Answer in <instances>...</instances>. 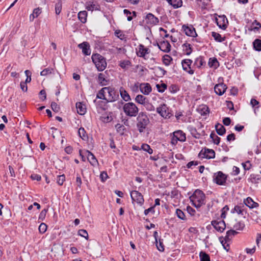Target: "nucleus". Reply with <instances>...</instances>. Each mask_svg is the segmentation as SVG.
<instances>
[{
	"instance_id": "f257e3e1",
	"label": "nucleus",
	"mask_w": 261,
	"mask_h": 261,
	"mask_svg": "<svg viewBox=\"0 0 261 261\" xmlns=\"http://www.w3.org/2000/svg\"><path fill=\"white\" fill-rule=\"evenodd\" d=\"M136 126L139 133L145 132L150 123L149 118L146 112H141L137 116Z\"/></svg>"
},
{
	"instance_id": "f03ea898",
	"label": "nucleus",
	"mask_w": 261,
	"mask_h": 261,
	"mask_svg": "<svg viewBox=\"0 0 261 261\" xmlns=\"http://www.w3.org/2000/svg\"><path fill=\"white\" fill-rule=\"evenodd\" d=\"M189 198L192 204L197 208L205 204V195L200 190H196Z\"/></svg>"
},
{
	"instance_id": "7ed1b4c3",
	"label": "nucleus",
	"mask_w": 261,
	"mask_h": 261,
	"mask_svg": "<svg viewBox=\"0 0 261 261\" xmlns=\"http://www.w3.org/2000/svg\"><path fill=\"white\" fill-rule=\"evenodd\" d=\"M92 62L99 71H103L107 67L106 59L99 54H93L91 57Z\"/></svg>"
},
{
	"instance_id": "20e7f679",
	"label": "nucleus",
	"mask_w": 261,
	"mask_h": 261,
	"mask_svg": "<svg viewBox=\"0 0 261 261\" xmlns=\"http://www.w3.org/2000/svg\"><path fill=\"white\" fill-rule=\"evenodd\" d=\"M123 110L125 114L129 117L137 116L139 113V108L132 102H129L124 105Z\"/></svg>"
},
{
	"instance_id": "39448f33",
	"label": "nucleus",
	"mask_w": 261,
	"mask_h": 261,
	"mask_svg": "<svg viewBox=\"0 0 261 261\" xmlns=\"http://www.w3.org/2000/svg\"><path fill=\"white\" fill-rule=\"evenodd\" d=\"M156 112L159 114L161 116L166 119L170 118L172 116L171 110L167 105L165 103L161 104L156 108Z\"/></svg>"
},
{
	"instance_id": "423d86ee",
	"label": "nucleus",
	"mask_w": 261,
	"mask_h": 261,
	"mask_svg": "<svg viewBox=\"0 0 261 261\" xmlns=\"http://www.w3.org/2000/svg\"><path fill=\"white\" fill-rule=\"evenodd\" d=\"M227 175L222 171H218L213 176V180L218 185H224L226 183Z\"/></svg>"
},
{
	"instance_id": "0eeeda50",
	"label": "nucleus",
	"mask_w": 261,
	"mask_h": 261,
	"mask_svg": "<svg viewBox=\"0 0 261 261\" xmlns=\"http://www.w3.org/2000/svg\"><path fill=\"white\" fill-rule=\"evenodd\" d=\"M130 197L133 203L135 201L138 204L142 205L143 204L144 199L142 194L138 191L134 190L130 192Z\"/></svg>"
},
{
	"instance_id": "6e6552de",
	"label": "nucleus",
	"mask_w": 261,
	"mask_h": 261,
	"mask_svg": "<svg viewBox=\"0 0 261 261\" xmlns=\"http://www.w3.org/2000/svg\"><path fill=\"white\" fill-rule=\"evenodd\" d=\"M192 62V60L189 59H184L181 61L183 70L191 75L193 74L194 73V70L191 69V65Z\"/></svg>"
},
{
	"instance_id": "1a4fd4ad",
	"label": "nucleus",
	"mask_w": 261,
	"mask_h": 261,
	"mask_svg": "<svg viewBox=\"0 0 261 261\" xmlns=\"http://www.w3.org/2000/svg\"><path fill=\"white\" fill-rule=\"evenodd\" d=\"M212 225L215 228V229L220 232H222L225 229L226 226L224 220H213L211 222Z\"/></svg>"
},
{
	"instance_id": "9d476101",
	"label": "nucleus",
	"mask_w": 261,
	"mask_h": 261,
	"mask_svg": "<svg viewBox=\"0 0 261 261\" xmlns=\"http://www.w3.org/2000/svg\"><path fill=\"white\" fill-rule=\"evenodd\" d=\"M217 25L222 30H225L228 23L227 18L225 15L219 16V18H215Z\"/></svg>"
},
{
	"instance_id": "9b49d317",
	"label": "nucleus",
	"mask_w": 261,
	"mask_h": 261,
	"mask_svg": "<svg viewBox=\"0 0 261 261\" xmlns=\"http://www.w3.org/2000/svg\"><path fill=\"white\" fill-rule=\"evenodd\" d=\"M182 30L188 36L195 37L197 36L195 29L192 25L188 26L184 24L182 27Z\"/></svg>"
},
{
	"instance_id": "f8f14e48",
	"label": "nucleus",
	"mask_w": 261,
	"mask_h": 261,
	"mask_svg": "<svg viewBox=\"0 0 261 261\" xmlns=\"http://www.w3.org/2000/svg\"><path fill=\"white\" fill-rule=\"evenodd\" d=\"M136 53L138 57L145 59V56L149 53V49L143 45L140 44L136 49Z\"/></svg>"
},
{
	"instance_id": "ddd939ff",
	"label": "nucleus",
	"mask_w": 261,
	"mask_h": 261,
	"mask_svg": "<svg viewBox=\"0 0 261 261\" xmlns=\"http://www.w3.org/2000/svg\"><path fill=\"white\" fill-rule=\"evenodd\" d=\"M107 75V71L98 74L97 82L101 86H106L108 84L109 80L108 79Z\"/></svg>"
},
{
	"instance_id": "4468645a",
	"label": "nucleus",
	"mask_w": 261,
	"mask_h": 261,
	"mask_svg": "<svg viewBox=\"0 0 261 261\" xmlns=\"http://www.w3.org/2000/svg\"><path fill=\"white\" fill-rule=\"evenodd\" d=\"M145 20L146 23L149 25H155L159 22L158 18L150 13L147 14Z\"/></svg>"
},
{
	"instance_id": "2eb2a0df",
	"label": "nucleus",
	"mask_w": 261,
	"mask_h": 261,
	"mask_svg": "<svg viewBox=\"0 0 261 261\" xmlns=\"http://www.w3.org/2000/svg\"><path fill=\"white\" fill-rule=\"evenodd\" d=\"M227 89V86L223 83L217 84L214 87V91L215 93L218 95H222Z\"/></svg>"
},
{
	"instance_id": "dca6fc26",
	"label": "nucleus",
	"mask_w": 261,
	"mask_h": 261,
	"mask_svg": "<svg viewBox=\"0 0 261 261\" xmlns=\"http://www.w3.org/2000/svg\"><path fill=\"white\" fill-rule=\"evenodd\" d=\"M78 47L82 49V53L85 56H89L91 54L90 46L87 42H83L79 44Z\"/></svg>"
},
{
	"instance_id": "f3484780",
	"label": "nucleus",
	"mask_w": 261,
	"mask_h": 261,
	"mask_svg": "<svg viewBox=\"0 0 261 261\" xmlns=\"http://www.w3.org/2000/svg\"><path fill=\"white\" fill-rule=\"evenodd\" d=\"M106 88H108L109 90H106V92H107L109 94V98L107 99L108 102H113L115 101L117 99V98L118 97V94H115V91L114 89L108 87H106Z\"/></svg>"
},
{
	"instance_id": "a211bd4d",
	"label": "nucleus",
	"mask_w": 261,
	"mask_h": 261,
	"mask_svg": "<svg viewBox=\"0 0 261 261\" xmlns=\"http://www.w3.org/2000/svg\"><path fill=\"white\" fill-rule=\"evenodd\" d=\"M140 90L144 95H148L151 92L152 89L149 83H143L140 84Z\"/></svg>"
},
{
	"instance_id": "6ab92c4d",
	"label": "nucleus",
	"mask_w": 261,
	"mask_h": 261,
	"mask_svg": "<svg viewBox=\"0 0 261 261\" xmlns=\"http://www.w3.org/2000/svg\"><path fill=\"white\" fill-rule=\"evenodd\" d=\"M159 48L165 53H169L171 50V45L167 40L162 41L160 44L157 43Z\"/></svg>"
},
{
	"instance_id": "aec40b11",
	"label": "nucleus",
	"mask_w": 261,
	"mask_h": 261,
	"mask_svg": "<svg viewBox=\"0 0 261 261\" xmlns=\"http://www.w3.org/2000/svg\"><path fill=\"white\" fill-rule=\"evenodd\" d=\"M173 135L180 142H185L186 140V134L181 130H178L173 133Z\"/></svg>"
},
{
	"instance_id": "412c9836",
	"label": "nucleus",
	"mask_w": 261,
	"mask_h": 261,
	"mask_svg": "<svg viewBox=\"0 0 261 261\" xmlns=\"http://www.w3.org/2000/svg\"><path fill=\"white\" fill-rule=\"evenodd\" d=\"M86 153L87 160L90 164L93 166H95L97 165L98 163L94 155L89 150H86Z\"/></svg>"
},
{
	"instance_id": "4be33fe9",
	"label": "nucleus",
	"mask_w": 261,
	"mask_h": 261,
	"mask_svg": "<svg viewBox=\"0 0 261 261\" xmlns=\"http://www.w3.org/2000/svg\"><path fill=\"white\" fill-rule=\"evenodd\" d=\"M76 108L77 109V112L80 115H83L86 113V106L82 102H76Z\"/></svg>"
},
{
	"instance_id": "5701e85b",
	"label": "nucleus",
	"mask_w": 261,
	"mask_h": 261,
	"mask_svg": "<svg viewBox=\"0 0 261 261\" xmlns=\"http://www.w3.org/2000/svg\"><path fill=\"white\" fill-rule=\"evenodd\" d=\"M215 129L217 133L220 136H223L226 133V129L224 126L219 123L215 125Z\"/></svg>"
},
{
	"instance_id": "b1692460",
	"label": "nucleus",
	"mask_w": 261,
	"mask_h": 261,
	"mask_svg": "<svg viewBox=\"0 0 261 261\" xmlns=\"http://www.w3.org/2000/svg\"><path fill=\"white\" fill-rule=\"evenodd\" d=\"M198 111L201 116H206L210 113L209 108L206 105H202L200 106L198 109Z\"/></svg>"
},
{
	"instance_id": "393cba45",
	"label": "nucleus",
	"mask_w": 261,
	"mask_h": 261,
	"mask_svg": "<svg viewBox=\"0 0 261 261\" xmlns=\"http://www.w3.org/2000/svg\"><path fill=\"white\" fill-rule=\"evenodd\" d=\"M174 9L180 8L182 5V0H166Z\"/></svg>"
},
{
	"instance_id": "a878e982",
	"label": "nucleus",
	"mask_w": 261,
	"mask_h": 261,
	"mask_svg": "<svg viewBox=\"0 0 261 261\" xmlns=\"http://www.w3.org/2000/svg\"><path fill=\"white\" fill-rule=\"evenodd\" d=\"M87 15L88 13L86 11H82L79 12L78 18L82 23H85L86 22Z\"/></svg>"
},
{
	"instance_id": "bb28decb",
	"label": "nucleus",
	"mask_w": 261,
	"mask_h": 261,
	"mask_svg": "<svg viewBox=\"0 0 261 261\" xmlns=\"http://www.w3.org/2000/svg\"><path fill=\"white\" fill-rule=\"evenodd\" d=\"M120 93L122 99L125 101H128L131 99L130 97L127 92L122 87L120 89Z\"/></svg>"
},
{
	"instance_id": "cd10ccee",
	"label": "nucleus",
	"mask_w": 261,
	"mask_h": 261,
	"mask_svg": "<svg viewBox=\"0 0 261 261\" xmlns=\"http://www.w3.org/2000/svg\"><path fill=\"white\" fill-rule=\"evenodd\" d=\"M205 62L204 60V57L200 56L197 58L194 61V65L197 66V68H200L201 66L204 65Z\"/></svg>"
},
{
	"instance_id": "c85d7f7f",
	"label": "nucleus",
	"mask_w": 261,
	"mask_h": 261,
	"mask_svg": "<svg viewBox=\"0 0 261 261\" xmlns=\"http://www.w3.org/2000/svg\"><path fill=\"white\" fill-rule=\"evenodd\" d=\"M212 36L214 38L216 41L218 42H222L225 40V37H222L220 34L215 32H212Z\"/></svg>"
},
{
	"instance_id": "c756f323",
	"label": "nucleus",
	"mask_w": 261,
	"mask_h": 261,
	"mask_svg": "<svg viewBox=\"0 0 261 261\" xmlns=\"http://www.w3.org/2000/svg\"><path fill=\"white\" fill-rule=\"evenodd\" d=\"M148 99L142 95L139 94L135 98V101L139 104L144 105Z\"/></svg>"
},
{
	"instance_id": "7c9ffc66",
	"label": "nucleus",
	"mask_w": 261,
	"mask_h": 261,
	"mask_svg": "<svg viewBox=\"0 0 261 261\" xmlns=\"http://www.w3.org/2000/svg\"><path fill=\"white\" fill-rule=\"evenodd\" d=\"M249 180L252 183H258L261 180V175L259 174H251Z\"/></svg>"
},
{
	"instance_id": "2f4dec72",
	"label": "nucleus",
	"mask_w": 261,
	"mask_h": 261,
	"mask_svg": "<svg viewBox=\"0 0 261 261\" xmlns=\"http://www.w3.org/2000/svg\"><path fill=\"white\" fill-rule=\"evenodd\" d=\"M182 47L186 55L189 56L192 53V48L191 44L185 43L182 45Z\"/></svg>"
},
{
	"instance_id": "473e14b6",
	"label": "nucleus",
	"mask_w": 261,
	"mask_h": 261,
	"mask_svg": "<svg viewBox=\"0 0 261 261\" xmlns=\"http://www.w3.org/2000/svg\"><path fill=\"white\" fill-rule=\"evenodd\" d=\"M119 65L122 69H127L132 66V63L129 60H122L119 62Z\"/></svg>"
},
{
	"instance_id": "72a5a7b5",
	"label": "nucleus",
	"mask_w": 261,
	"mask_h": 261,
	"mask_svg": "<svg viewBox=\"0 0 261 261\" xmlns=\"http://www.w3.org/2000/svg\"><path fill=\"white\" fill-rule=\"evenodd\" d=\"M106 90H109V89L106 88V87H104V88H102L101 90H100L97 94L96 98H98V99L107 100V98L105 97V93H106Z\"/></svg>"
},
{
	"instance_id": "f704fd0d",
	"label": "nucleus",
	"mask_w": 261,
	"mask_h": 261,
	"mask_svg": "<svg viewBox=\"0 0 261 261\" xmlns=\"http://www.w3.org/2000/svg\"><path fill=\"white\" fill-rule=\"evenodd\" d=\"M197 5L202 9H205L209 4L210 0H196Z\"/></svg>"
},
{
	"instance_id": "c9c22d12",
	"label": "nucleus",
	"mask_w": 261,
	"mask_h": 261,
	"mask_svg": "<svg viewBox=\"0 0 261 261\" xmlns=\"http://www.w3.org/2000/svg\"><path fill=\"white\" fill-rule=\"evenodd\" d=\"M253 46L255 50L261 51V40L259 39H255L253 42Z\"/></svg>"
},
{
	"instance_id": "e433bc0d",
	"label": "nucleus",
	"mask_w": 261,
	"mask_h": 261,
	"mask_svg": "<svg viewBox=\"0 0 261 261\" xmlns=\"http://www.w3.org/2000/svg\"><path fill=\"white\" fill-rule=\"evenodd\" d=\"M244 205H236L233 209L231 210V213H237L238 214L244 215V210L242 208Z\"/></svg>"
},
{
	"instance_id": "4c0bfd02",
	"label": "nucleus",
	"mask_w": 261,
	"mask_h": 261,
	"mask_svg": "<svg viewBox=\"0 0 261 261\" xmlns=\"http://www.w3.org/2000/svg\"><path fill=\"white\" fill-rule=\"evenodd\" d=\"M219 240L221 242V244L222 245L224 249L227 251H228V250L230 249L229 244H228V242H227L225 239H223V237H220L219 238Z\"/></svg>"
},
{
	"instance_id": "58836bf2",
	"label": "nucleus",
	"mask_w": 261,
	"mask_h": 261,
	"mask_svg": "<svg viewBox=\"0 0 261 261\" xmlns=\"http://www.w3.org/2000/svg\"><path fill=\"white\" fill-rule=\"evenodd\" d=\"M162 60L163 63L166 66H169L171 64V62L172 61V58L168 55H165L163 56Z\"/></svg>"
},
{
	"instance_id": "ea45409f",
	"label": "nucleus",
	"mask_w": 261,
	"mask_h": 261,
	"mask_svg": "<svg viewBox=\"0 0 261 261\" xmlns=\"http://www.w3.org/2000/svg\"><path fill=\"white\" fill-rule=\"evenodd\" d=\"M210 138L212 139L214 144L218 145L220 143L221 138L219 137L214 132H212L210 134Z\"/></svg>"
},
{
	"instance_id": "a19ab883",
	"label": "nucleus",
	"mask_w": 261,
	"mask_h": 261,
	"mask_svg": "<svg viewBox=\"0 0 261 261\" xmlns=\"http://www.w3.org/2000/svg\"><path fill=\"white\" fill-rule=\"evenodd\" d=\"M200 261H210L209 255L205 252L201 251L199 254Z\"/></svg>"
},
{
	"instance_id": "79ce46f5",
	"label": "nucleus",
	"mask_w": 261,
	"mask_h": 261,
	"mask_svg": "<svg viewBox=\"0 0 261 261\" xmlns=\"http://www.w3.org/2000/svg\"><path fill=\"white\" fill-rule=\"evenodd\" d=\"M156 243V246L159 251L163 252L165 250L164 245L163 244V240L162 239H159Z\"/></svg>"
},
{
	"instance_id": "37998d69",
	"label": "nucleus",
	"mask_w": 261,
	"mask_h": 261,
	"mask_svg": "<svg viewBox=\"0 0 261 261\" xmlns=\"http://www.w3.org/2000/svg\"><path fill=\"white\" fill-rule=\"evenodd\" d=\"M208 64L210 67H217L218 66L219 62L216 58H210L208 61Z\"/></svg>"
},
{
	"instance_id": "c03bdc74",
	"label": "nucleus",
	"mask_w": 261,
	"mask_h": 261,
	"mask_svg": "<svg viewBox=\"0 0 261 261\" xmlns=\"http://www.w3.org/2000/svg\"><path fill=\"white\" fill-rule=\"evenodd\" d=\"M54 70L52 68H47L43 70L40 72V75L41 76H46L48 74H54Z\"/></svg>"
},
{
	"instance_id": "a18cd8bd",
	"label": "nucleus",
	"mask_w": 261,
	"mask_h": 261,
	"mask_svg": "<svg viewBox=\"0 0 261 261\" xmlns=\"http://www.w3.org/2000/svg\"><path fill=\"white\" fill-rule=\"evenodd\" d=\"M41 13V8H37L34 9L33 13L31 14L30 16V19H31L32 16H33V18L37 17Z\"/></svg>"
},
{
	"instance_id": "49530a36",
	"label": "nucleus",
	"mask_w": 261,
	"mask_h": 261,
	"mask_svg": "<svg viewBox=\"0 0 261 261\" xmlns=\"http://www.w3.org/2000/svg\"><path fill=\"white\" fill-rule=\"evenodd\" d=\"M245 227V224L241 221L237 222L234 225L233 228L237 230H242Z\"/></svg>"
},
{
	"instance_id": "de8ad7c7",
	"label": "nucleus",
	"mask_w": 261,
	"mask_h": 261,
	"mask_svg": "<svg viewBox=\"0 0 261 261\" xmlns=\"http://www.w3.org/2000/svg\"><path fill=\"white\" fill-rule=\"evenodd\" d=\"M115 127L118 133H120L121 135L124 134V130H125V127L123 125L121 124L120 123H117V124L115 125Z\"/></svg>"
},
{
	"instance_id": "09e8293b",
	"label": "nucleus",
	"mask_w": 261,
	"mask_h": 261,
	"mask_svg": "<svg viewBox=\"0 0 261 261\" xmlns=\"http://www.w3.org/2000/svg\"><path fill=\"white\" fill-rule=\"evenodd\" d=\"M78 133L79 136L82 139L86 140L87 138H88V136L86 134V130L83 127H80L79 128Z\"/></svg>"
},
{
	"instance_id": "8fccbe9b",
	"label": "nucleus",
	"mask_w": 261,
	"mask_h": 261,
	"mask_svg": "<svg viewBox=\"0 0 261 261\" xmlns=\"http://www.w3.org/2000/svg\"><path fill=\"white\" fill-rule=\"evenodd\" d=\"M141 149L147 152L149 154H151L153 153V149L150 148V146L147 144H143L141 146Z\"/></svg>"
},
{
	"instance_id": "3c124183",
	"label": "nucleus",
	"mask_w": 261,
	"mask_h": 261,
	"mask_svg": "<svg viewBox=\"0 0 261 261\" xmlns=\"http://www.w3.org/2000/svg\"><path fill=\"white\" fill-rule=\"evenodd\" d=\"M205 152L207 155V159H214L215 156V152L214 150L211 149L205 148Z\"/></svg>"
},
{
	"instance_id": "603ef678",
	"label": "nucleus",
	"mask_w": 261,
	"mask_h": 261,
	"mask_svg": "<svg viewBox=\"0 0 261 261\" xmlns=\"http://www.w3.org/2000/svg\"><path fill=\"white\" fill-rule=\"evenodd\" d=\"M176 214L178 218L182 220H186V218L184 213L181 210L177 208L176 210Z\"/></svg>"
},
{
	"instance_id": "864d4df0",
	"label": "nucleus",
	"mask_w": 261,
	"mask_h": 261,
	"mask_svg": "<svg viewBox=\"0 0 261 261\" xmlns=\"http://www.w3.org/2000/svg\"><path fill=\"white\" fill-rule=\"evenodd\" d=\"M244 202L245 204L249 208H253V206H252V204L254 203V201L252 200L251 198H247L245 200H244Z\"/></svg>"
},
{
	"instance_id": "5fc2aeb1",
	"label": "nucleus",
	"mask_w": 261,
	"mask_h": 261,
	"mask_svg": "<svg viewBox=\"0 0 261 261\" xmlns=\"http://www.w3.org/2000/svg\"><path fill=\"white\" fill-rule=\"evenodd\" d=\"M143 106L145 108L146 110L148 111H153L155 109L152 103L149 102L148 100L145 102Z\"/></svg>"
},
{
	"instance_id": "6e6d98bb",
	"label": "nucleus",
	"mask_w": 261,
	"mask_h": 261,
	"mask_svg": "<svg viewBox=\"0 0 261 261\" xmlns=\"http://www.w3.org/2000/svg\"><path fill=\"white\" fill-rule=\"evenodd\" d=\"M157 89L159 92L163 93L165 91V90L167 89V85L164 83L161 84H157L156 85Z\"/></svg>"
},
{
	"instance_id": "4d7b16f0",
	"label": "nucleus",
	"mask_w": 261,
	"mask_h": 261,
	"mask_svg": "<svg viewBox=\"0 0 261 261\" xmlns=\"http://www.w3.org/2000/svg\"><path fill=\"white\" fill-rule=\"evenodd\" d=\"M47 211L48 208H44L42 210L39 216V220L43 221L45 219Z\"/></svg>"
},
{
	"instance_id": "13d9d810",
	"label": "nucleus",
	"mask_w": 261,
	"mask_h": 261,
	"mask_svg": "<svg viewBox=\"0 0 261 261\" xmlns=\"http://www.w3.org/2000/svg\"><path fill=\"white\" fill-rule=\"evenodd\" d=\"M65 180V176L64 174L58 175L57 176V183L60 186H62Z\"/></svg>"
},
{
	"instance_id": "bf43d9fd",
	"label": "nucleus",
	"mask_w": 261,
	"mask_h": 261,
	"mask_svg": "<svg viewBox=\"0 0 261 261\" xmlns=\"http://www.w3.org/2000/svg\"><path fill=\"white\" fill-rule=\"evenodd\" d=\"M78 234L80 236L85 238L87 240H88V233L86 230L80 229L79 230Z\"/></svg>"
},
{
	"instance_id": "052dcab7",
	"label": "nucleus",
	"mask_w": 261,
	"mask_h": 261,
	"mask_svg": "<svg viewBox=\"0 0 261 261\" xmlns=\"http://www.w3.org/2000/svg\"><path fill=\"white\" fill-rule=\"evenodd\" d=\"M47 227V226L45 223H41L38 228L39 232L42 234L44 233L46 231Z\"/></svg>"
},
{
	"instance_id": "680f3d73",
	"label": "nucleus",
	"mask_w": 261,
	"mask_h": 261,
	"mask_svg": "<svg viewBox=\"0 0 261 261\" xmlns=\"http://www.w3.org/2000/svg\"><path fill=\"white\" fill-rule=\"evenodd\" d=\"M51 108L53 111L58 112L60 109V106L55 102H52Z\"/></svg>"
},
{
	"instance_id": "e2e57ef3",
	"label": "nucleus",
	"mask_w": 261,
	"mask_h": 261,
	"mask_svg": "<svg viewBox=\"0 0 261 261\" xmlns=\"http://www.w3.org/2000/svg\"><path fill=\"white\" fill-rule=\"evenodd\" d=\"M242 165L244 170L246 171L249 170L252 166V165H251L250 162L249 161H246L245 163H242Z\"/></svg>"
},
{
	"instance_id": "0e129e2a",
	"label": "nucleus",
	"mask_w": 261,
	"mask_h": 261,
	"mask_svg": "<svg viewBox=\"0 0 261 261\" xmlns=\"http://www.w3.org/2000/svg\"><path fill=\"white\" fill-rule=\"evenodd\" d=\"M229 210V207L228 205H225L224 207L222 208L221 210V218L224 219L226 217V212Z\"/></svg>"
},
{
	"instance_id": "69168bd1",
	"label": "nucleus",
	"mask_w": 261,
	"mask_h": 261,
	"mask_svg": "<svg viewBox=\"0 0 261 261\" xmlns=\"http://www.w3.org/2000/svg\"><path fill=\"white\" fill-rule=\"evenodd\" d=\"M100 178L102 182H105L108 178V175L107 172H101L100 174Z\"/></svg>"
},
{
	"instance_id": "338daca9",
	"label": "nucleus",
	"mask_w": 261,
	"mask_h": 261,
	"mask_svg": "<svg viewBox=\"0 0 261 261\" xmlns=\"http://www.w3.org/2000/svg\"><path fill=\"white\" fill-rule=\"evenodd\" d=\"M115 34L118 38H119L121 40H123L125 38V35L123 34L120 30H116L115 32Z\"/></svg>"
},
{
	"instance_id": "774afa93",
	"label": "nucleus",
	"mask_w": 261,
	"mask_h": 261,
	"mask_svg": "<svg viewBox=\"0 0 261 261\" xmlns=\"http://www.w3.org/2000/svg\"><path fill=\"white\" fill-rule=\"evenodd\" d=\"M39 94H40V99L42 101H44L45 99H46V92L44 90H43V89L41 90L39 92Z\"/></svg>"
}]
</instances>
